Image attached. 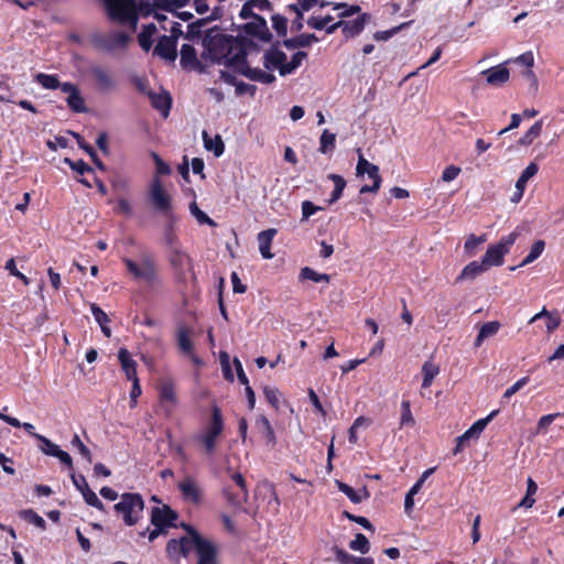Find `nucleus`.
<instances>
[{
	"label": "nucleus",
	"instance_id": "nucleus-1",
	"mask_svg": "<svg viewBox=\"0 0 564 564\" xmlns=\"http://www.w3.org/2000/svg\"><path fill=\"white\" fill-rule=\"evenodd\" d=\"M204 52L203 58L209 59L212 63H224L227 67L232 68L240 51H249L256 47V43L246 36H232L220 32L218 26L209 29L203 37Z\"/></svg>",
	"mask_w": 564,
	"mask_h": 564
},
{
	"label": "nucleus",
	"instance_id": "nucleus-2",
	"mask_svg": "<svg viewBox=\"0 0 564 564\" xmlns=\"http://www.w3.org/2000/svg\"><path fill=\"white\" fill-rule=\"evenodd\" d=\"M121 261L126 267L127 273L134 281L143 282L149 290L154 291L162 285L160 268L152 253H143L139 261L128 257H123Z\"/></svg>",
	"mask_w": 564,
	"mask_h": 564
},
{
	"label": "nucleus",
	"instance_id": "nucleus-3",
	"mask_svg": "<svg viewBox=\"0 0 564 564\" xmlns=\"http://www.w3.org/2000/svg\"><path fill=\"white\" fill-rule=\"evenodd\" d=\"M370 18L371 15L369 13H361L355 20H339L334 24L328 25L329 21L334 20L330 14L324 17L312 15L307 19L306 23L314 30H325L327 34H333L338 29H341L344 37L348 40L358 36L365 30L366 23Z\"/></svg>",
	"mask_w": 564,
	"mask_h": 564
},
{
	"label": "nucleus",
	"instance_id": "nucleus-4",
	"mask_svg": "<svg viewBox=\"0 0 564 564\" xmlns=\"http://www.w3.org/2000/svg\"><path fill=\"white\" fill-rule=\"evenodd\" d=\"M225 430V421L221 409L214 404L210 410V421L208 425L194 440L199 443L207 456H213L216 452L217 443Z\"/></svg>",
	"mask_w": 564,
	"mask_h": 564
},
{
	"label": "nucleus",
	"instance_id": "nucleus-5",
	"mask_svg": "<svg viewBox=\"0 0 564 564\" xmlns=\"http://www.w3.org/2000/svg\"><path fill=\"white\" fill-rule=\"evenodd\" d=\"M144 500L140 494L124 492L120 501L113 506V511L121 517L127 527L135 525L143 517Z\"/></svg>",
	"mask_w": 564,
	"mask_h": 564
},
{
	"label": "nucleus",
	"instance_id": "nucleus-6",
	"mask_svg": "<svg viewBox=\"0 0 564 564\" xmlns=\"http://www.w3.org/2000/svg\"><path fill=\"white\" fill-rule=\"evenodd\" d=\"M167 262L176 282H186L188 274H194L193 259L181 248V246L170 248Z\"/></svg>",
	"mask_w": 564,
	"mask_h": 564
},
{
	"label": "nucleus",
	"instance_id": "nucleus-7",
	"mask_svg": "<svg viewBox=\"0 0 564 564\" xmlns=\"http://www.w3.org/2000/svg\"><path fill=\"white\" fill-rule=\"evenodd\" d=\"M183 528L193 536L194 549L198 556L197 564H219L217 546L212 541L203 538L192 525L183 523Z\"/></svg>",
	"mask_w": 564,
	"mask_h": 564
},
{
	"label": "nucleus",
	"instance_id": "nucleus-8",
	"mask_svg": "<svg viewBox=\"0 0 564 564\" xmlns=\"http://www.w3.org/2000/svg\"><path fill=\"white\" fill-rule=\"evenodd\" d=\"M518 236L519 235L513 231L507 236H503L498 243L490 245L487 248L481 259L487 269L490 267H499L503 263L505 256L509 253Z\"/></svg>",
	"mask_w": 564,
	"mask_h": 564
},
{
	"label": "nucleus",
	"instance_id": "nucleus-9",
	"mask_svg": "<svg viewBox=\"0 0 564 564\" xmlns=\"http://www.w3.org/2000/svg\"><path fill=\"white\" fill-rule=\"evenodd\" d=\"M90 41L93 45L98 50L113 52L118 48H127L131 37L126 32L117 31L110 34H93Z\"/></svg>",
	"mask_w": 564,
	"mask_h": 564
},
{
	"label": "nucleus",
	"instance_id": "nucleus-10",
	"mask_svg": "<svg viewBox=\"0 0 564 564\" xmlns=\"http://www.w3.org/2000/svg\"><path fill=\"white\" fill-rule=\"evenodd\" d=\"M237 65L232 67L234 72L241 74L253 82H260L262 84H272L275 82V76L271 73H267L260 68H252L248 64V51H240V56L236 58Z\"/></svg>",
	"mask_w": 564,
	"mask_h": 564
},
{
	"label": "nucleus",
	"instance_id": "nucleus-11",
	"mask_svg": "<svg viewBox=\"0 0 564 564\" xmlns=\"http://www.w3.org/2000/svg\"><path fill=\"white\" fill-rule=\"evenodd\" d=\"M110 22L119 24L138 8L137 0H100Z\"/></svg>",
	"mask_w": 564,
	"mask_h": 564
},
{
	"label": "nucleus",
	"instance_id": "nucleus-12",
	"mask_svg": "<svg viewBox=\"0 0 564 564\" xmlns=\"http://www.w3.org/2000/svg\"><path fill=\"white\" fill-rule=\"evenodd\" d=\"M149 198L154 208L165 216L172 214V197L163 187L159 176H155L149 188Z\"/></svg>",
	"mask_w": 564,
	"mask_h": 564
},
{
	"label": "nucleus",
	"instance_id": "nucleus-13",
	"mask_svg": "<svg viewBox=\"0 0 564 564\" xmlns=\"http://www.w3.org/2000/svg\"><path fill=\"white\" fill-rule=\"evenodd\" d=\"M230 477L237 485L238 490L234 491L229 486H226L223 489V495L231 506L241 507L242 505L247 503L249 498L246 479L242 474L238 471L232 473Z\"/></svg>",
	"mask_w": 564,
	"mask_h": 564
},
{
	"label": "nucleus",
	"instance_id": "nucleus-14",
	"mask_svg": "<svg viewBox=\"0 0 564 564\" xmlns=\"http://www.w3.org/2000/svg\"><path fill=\"white\" fill-rule=\"evenodd\" d=\"M94 85L99 93L106 94L117 88V80L110 70L100 65H91L88 69Z\"/></svg>",
	"mask_w": 564,
	"mask_h": 564
},
{
	"label": "nucleus",
	"instance_id": "nucleus-15",
	"mask_svg": "<svg viewBox=\"0 0 564 564\" xmlns=\"http://www.w3.org/2000/svg\"><path fill=\"white\" fill-rule=\"evenodd\" d=\"M497 414L498 410L491 411L486 417L477 420L467 431L456 437V446L453 449V454L457 455L460 453L466 441L471 437H478Z\"/></svg>",
	"mask_w": 564,
	"mask_h": 564
},
{
	"label": "nucleus",
	"instance_id": "nucleus-16",
	"mask_svg": "<svg viewBox=\"0 0 564 564\" xmlns=\"http://www.w3.org/2000/svg\"><path fill=\"white\" fill-rule=\"evenodd\" d=\"M177 488L184 501L194 506H199L203 502V489L192 476H186L180 481Z\"/></svg>",
	"mask_w": 564,
	"mask_h": 564
},
{
	"label": "nucleus",
	"instance_id": "nucleus-17",
	"mask_svg": "<svg viewBox=\"0 0 564 564\" xmlns=\"http://www.w3.org/2000/svg\"><path fill=\"white\" fill-rule=\"evenodd\" d=\"M180 66L185 72H205V66L199 61L197 56V51L192 44H183L181 46Z\"/></svg>",
	"mask_w": 564,
	"mask_h": 564
},
{
	"label": "nucleus",
	"instance_id": "nucleus-18",
	"mask_svg": "<svg viewBox=\"0 0 564 564\" xmlns=\"http://www.w3.org/2000/svg\"><path fill=\"white\" fill-rule=\"evenodd\" d=\"M240 30L245 34L257 37L261 42L268 43L272 40V34L263 17H254V20L241 25Z\"/></svg>",
	"mask_w": 564,
	"mask_h": 564
},
{
	"label": "nucleus",
	"instance_id": "nucleus-19",
	"mask_svg": "<svg viewBox=\"0 0 564 564\" xmlns=\"http://www.w3.org/2000/svg\"><path fill=\"white\" fill-rule=\"evenodd\" d=\"M70 477L75 488L82 492L85 502L99 511H105V505L100 501L95 491L90 489L85 476L72 474Z\"/></svg>",
	"mask_w": 564,
	"mask_h": 564
},
{
	"label": "nucleus",
	"instance_id": "nucleus-20",
	"mask_svg": "<svg viewBox=\"0 0 564 564\" xmlns=\"http://www.w3.org/2000/svg\"><path fill=\"white\" fill-rule=\"evenodd\" d=\"M63 93L67 94L66 104L67 107L75 113L87 112V107L84 97L77 85L65 82L63 83Z\"/></svg>",
	"mask_w": 564,
	"mask_h": 564
},
{
	"label": "nucleus",
	"instance_id": "nucleus-21",
	"mask_svg": "<svg viewBox=\"0 0 564 564\" xmlns=\"http://www.w3.org/2000/svg\"><path fill=\"white\" fill-rule=\"evenodd\" d=\"M177 43L173 37L161 35L153 48V55L159 56L166 63H174L177 58Z\"/></svg>",
	"mask_w": 564,
	"mask_h": 564
},
{
	"label": "nucleus",
	"instance_id": "nucleus-22",
	"mask_svg": "<svg viewBox=\"0 0 564 564\" xmlns=\"http://www.w3.org/2000/svg\"><path fill=\"white\" fill-rule=\"evenodd\" d=\"M177 519L178 513L167 505H163L162 507H153L151 509V524H161L167 528H176L175 521Z\"/></svg>",
	"mask_w": 564,
	"mask_h": 564
},
{
	"label": "nucleus",
	"instance_id": "nucleus-23",
	"mask_svg": "<svg viewBox=\"0 0 564 564\" xmlns=\"http://www.w3.org/2000/svg\"><path fill=\"white\" fill-rule=\"evenodd\" d=\"M191 335H192V330L187 326H185V325L180 326L177 329V338H176L177 346H178L180 351L183 355L188 356L193 360L194 364L200 365L202 360L194 351V344L191 339Z\"/></svg>",
	"mask_w": 564,
	"mask_h": 564
},
{
	"label": "nucleus",
	"instance_id": "nucleus-24",
	"mask_svg": "<svg viewBox=\"0 0 564 564\" xmlns=\"http://www.w3.org/2000/svg\"><path fill=\"white\" fill-rule=\"evenodd\" d=\"M118 359L128 380L139 379L137 373V361L132 358L127 348L122 347L119 349Z\"/></svg>",
	"mask_w": 564,
	"mask_h": 564
},
{
	"label": "nucleus",
	"instance_id": "nucleus-25",
	"mask_svg": "<svg viewBox=\"0 0 564 564\" xmlns=\"http://www.w3.org/2000/svg\"><path fill=\"white\" fill-rule=\"evenodd\" d=\"M285 62H286V54L275 46L270 47L264 53L263 66L267 69L278 68L280 70V67H282Z\"/></svg>",
	"mask_w": 564,
	"mask_h": 564
},
{
	"label": "nucleus",
	"instance_id": "nucleus-26",
	"mask_svg": "<svg viewBox=\"0 0 564 564\" xmlns=\"http://www.w3.org/2000/svg\"><path fill=\"white\" fill-rule=\"evenodd\" d=\"M148 97L150 98L151 106L154 109L161 111L164 117L169 115L172 106V97L169 91L156 94L151 90L148 93Z\"/></svg>",
	"mask_w": 564,
	"mask_h": 564
},
{
	"label": "nucleus",
	"instance_id": "nucleus-27",
	"mask_svg": "<svg viewBox=\"0 0 564 564\" xmlns=\"http://www.w3.org/2000/svg\"><path fill=\"white\" fill-rule=\"evenodd\" d=\"M276 232V229L269 228L258 234L259 251L263 259L273 258V254L271 253V245Z\"/></svg>",
	"mask_w": 564,
	"mask_h": 564
},
{
	"label": "nucleus",
	"instance_id": "nucleus-28",
	"mask_svg": "<svg viewBox=\"0 0 564 564\" xmlns=\"http://www.w3.org/2000/svg\"><path fill=\"white\" fill-rule=\"evenodd\" d=\"M486 80L489 85L500 86L505 84L510 76L509 69L503 65L491 67L484 72Z\"/></svg>",
	"mask_w": 564,
	"mask_h": 564
},
{
	"label": "nucleus",
	"instance_id": "nucleus-29",
	"mask_svg": "<svg viewBox=\"0 0 564 564\" xmlns=\"http://www.w3.org/2000/svg\"><path fill=\"white\" fill-rule=\"evenodd\" d=\"M167 221L164 225V241L169 248L181 246L178 236L176 234V216L172 213L166 215Z\"/></svg>",
	"mask_w": 564,
	"mask_h": 564
},
{
	"label": "nucleus",
	"instance_id": "nucleus-30",
	"mask_svg": "<svg viewBox=\"0 0 564 564\" xmlns=\"http://www.w3.org/2000/svg\"><path fill=\"white\" fill-rule=\"evenodd\" d=\"M158 32L156 25L154 23H149L142 25L140 33L138 34V42L140 47L144 52H149L153 46V36Z\"/></svg>",
	"mask_w": 564,
	"mask_h": 564
},
{
	"label": "nucleus",
	"instance_id": "nucleus-31",
	"mask_svg": "<svg viewBox=\"0 0 564 564\" xmlns=\"http://www.w3.org/2000/svg\"><path fill=\"white\" fill-rule=\"evenodd\" d=\"M314 42H318V37L314 33H302L295 37L284 40L283 45L289 50H293L307 47Z\"/></svg>",
	"mask_w": 564,
	"mask_h": 564
},
{
	"label": "nucleus",
	"instance_id": "nucleus-32",
	"mask_svg": "<svg viewBox=\"0 0 564 564\" xmlns=\"http://www.w3.org/2000/svg\"><path fill=\"white\" fill-rule=\"evenodd\" d=\"M486 270L488 269L482 261H471L462 270L459 275L456 278V282H460L463 280H474Z\"/></svg>",
	"mask_w": 564,
	"mask_h": 564
},
{
	"label": "nucleus",
	"instance_id": "nucleus-33",
	"mask_svg": "<svg viewBox=\"0 0 564 564\" xmlns=\"http://www.w3.org/2000/svg\"><path fill=\"white\" fill-rule=\"evenodd\" d=\"M216 20V17H207L203 19H198L195 22H192L187 25V31L184 34V39L188 41H195L200 39L202 28L205 26L208 22Z\"/></svg>",
	"mask_w": 564,
	"mask_h": 564
},
{
	"label": "nucleus",
	"instance_id": "nucleus-34",
	"mask_svg": "<svg viewBox=\"0 0 564 564\" xmlns=\"http://www.w3.org/2000/svg\"><path fill=\"white\" fill-rule=\"evenodd\" d=\"M204 147L208 151H213L215 156L219 158L225 151V144L219 134H216L213 139L207 131H203Z\"/></svg>",
	"mask_w": 564,
	"mask_h": 564
},
{
	"label": "nucleus",
	"instance_id": "nucleus-35",
	"mask_svg": "<svg viewBox=\"0 0 564 564\" xmlns=\"http://www.w3.org/2000/svg\"><path fill=\"white\" fill-rule=\"evenodd\" d=\"M421 371L423 375L422 388L427 389L432 386L434 378L440 373V366L432 360H426L422 365Z\"/></svg>",
	"mask_w": 564,
	"mask_h": 564
},
{
	"label": "nucleus",
	"instance_id": "nucleus-36",
	"mask_svg": "<svg viewBox=\"0 0 564 564\" xmlns=\"http://www.w3.org/2000/svg\"><path fill=\"white\" fill-rule=\"evenodd\" d=\"M34 80L45 89L63 90V83L59 82L56 74L37 73Z\"/></svg>",
	"mask_w": 564,
	"mask_h": 564
},
{
	"label": "nucleus",
	"instance_id": "nucleus-37",
	"mask_svg": "<svg viewBox=\"0 0 564 564\" xmlns=\"http://www.w3.org/2000/svg\"><path fill=\"white\" fill-rule=\"evenodd\" d=\"M327 178L333 181V183H334V189L328 199V204L332 205V204L336 203L338 199H340L347 183H346V180L341 175L335 174V173L328 174Z\"/></svg>",
	"mask_w": 564,
	"mask_h": 564
},
{
	"label": "nucleus",
	"instance_id": "nucleus-38",
	"mask_svg": "<svg viewBox=\"0 0 564 564\" xmlns=\"http://www.w3.org/2000/svg\"><path fill=\"white\" fill-rule=\"evenodd\" d=\"M499 329H500V323L498 321H491V322H487V323L482 324V326L480 327V330L476 337L475 347H480L482 341L486 338L496 335Z\"/></svg>",
	"mask_w": 564,
	"mask_h": 564
},
{
	"label": "nucleus",
	"instance_id": "nucleus-39",
	"mask_svg": "<svg viewBox=\"0 0 564 564\" xmlns=\"http://www.w3.org/2000/svg\"><path fill=\"white\" fill-rule=\"evenodd\" d=\"M543 129V120L535 121L531 128L519 139L518 144L521 147H529L533 141L540 137Z\"/></svg>",
	"mask_w": 564,
	"mask_h": 564
},
{
	"label": "nucleus",
	"instance_id": "nucleus-40",
	"mask_svg": "<svg viewBox=\"0 0 564 564\" xmlns=\"http://www.w3.org/2000/svg\"><path fill=\"white\" fill-rule=\"evenodd\" d=\"M307 57V53L304 51H299L294 53L289 63H284L282 67H280V75L285 76L292 74L297 67L301 66L302 62Z\"/></svg>",
	"mask_w": 564,
	"mask_h": 564
},
{
	"label": "nucleus",
	"instance_id": "nucleus-41",
	"mask_svg": "<svg viewBox=\"0 0 564 564\" xmlns=\"http://www.w3.org/2000/svg\"><path fill=\"white\" fill-rule=\"evenodd\" d=\"M369 178L372 180V185H362L359 189L360 194L377 193L380 189L382 178L379 174V167H371L367 173Z\"/></svg>",
	"mask_w": 564,
	"mask_h": 564
},
{
	"label": "nucleus",
	"instance_id": "nucleus-42",
	"mask_svg": "<svg viewBox=\"0 0 564 564\" xmlns=\"http://www.w3.org/2000/svg\"><path fill=\"white\" fill-rule=\"evenodd\" d=\"M257 426L263 431V437L267 444L275 445V433L267 416L260 415L256 422Z\"/></svg>",
	"mask_w": 564,
	"mask_h": 564
},
{
	"label": "nucleus",
	"instance_id": "nucleus-43",
	"mask_svg": "<svg viewBox=\"0 0 564 564\" xmlns=\"http://www.w3.org/2000/svg\"><path fill=\"white\" fill-rule=\"evenodd\" d=\"M299 278L300 280H311L315 283L325 282L328 284L330 282V275L326 273H318L310 267L302 268Z\"/></svg>",
	"mask_w": 564,
	"mask_h": 564
},
{
	"label": "nucleus",
	"instance_id": "nucleus-44",
	"mask_svg": "<svg viewBox=\"0 0 564 564\" xmlns=\"http://www.w3.org/2000/svg\"><path fill=\"white\" fill-rule=\"evenodd\" d=\"M335 147L336 134L332 133L328 129H325L319 138V152L324 154L333 152Z\"/></svg>",
	"mask_w": 564,
	"mask_h": 564
},
{
	"label": "nucleus",
	"instance_id": "nucleus-45",
	"mask_svg": "<svg viewBox=\"0 0 564 564\" xmlns=\"http://www.w3.org/2000/svg\"><path fill=\"white\" fill-rule=\"evenodd\" d=\"M415 420L411 411V402L409 400H402L401 402V416L400 427H413Z\"/></svg>",
	"mask_w": 564,
	"mask_h": 564
},
{
	"label": "nucleus",
	"instance_id": "nucleus-46",
	"mask_svg": "<svg viewBox=\"0 0 564 564\" xmlns=\"http://www.w3.org/2000/svg\"><path fill=\"white\" fill-rule=\"evenodd\" d=\"M19 516L21 519L25 520L26 522L34 524L35 527L40 528L41 530L46 529V522L45 520L39 516L33 509H24L19 512Z\"/></svg>",
	"mask_w": 564,
	"mask_h": 564
},
{
	"label": "nucleus",
	"instance_id": "nucleus-47",
	"mask_svg": "<svg viewBox=\"0 0 564 564\" xmlns=\"http://www.w3.org/2000/svg\"><path fill=\"white\" fill-rule=\"evenodd\" d=\"M189 212L196 218L199 225H208L210 227L217 226V223L214 219H212L206 213L199 209L196 202H192L189 204Z\"/></svg>",
	"mask_w": 564,
	"mask_h": 564
},
{
	"label": "nucleus",
	"instance_id": "nucleus-48",
	"mask_svg": "<svg viewBox=\"0 0 564 564\" xmlns=\"http://www.w3.org/2000/svg\"><path fill=\"white\" fill-rule=\"evenodd\" d=\"M544 248H545L544 240H541V239L536 240L532 245L528 256L522 260V262L519 264V267H524V265L532 263L534 260H536L542 254Z\"/></svg>",
	"mask_w": 564,
	"mask_h": 564
},
{
	"label": "nucleus",
	"instance_id": "nucleus-49",
	"mask_svg": "<svg viewBox=\"0 0 564 564\" xmlns=\"http://www.w3.org/2000/svg\"><path fill=\"white\" fill-rule=\"evenodd\" d=\"M152 7L167 12H175L176 8L185 7V2L184 0H152Z\"/></svg>",
	"mask_w": 564,
	"mask_h": 564
},
{
	"label": "nucleus",
	"instance_id": "nucleus-50",
	"mask_svg": "<svg viewBox=\"0 0 564 564\" xmlns=\"http://www.w3.org/2000/svg\"><path fill=\"white\" fill-rule=\"evenodd\" d=\"M334 10H341L338 13V18L340 20H344L346 18H349L354 14H357L361 11V8L357 4H348L346 2H337V4H334Z\"/></svg>",
	"mask_w": 564,
	"mask_h": 564
},
{
	"label": "nucleus",
	"instance_id": "nucleus-51",
	"mask_svg": "<svg viewBox=\"0 0 564 564\" xmlns=\"http://www.w3.org/2000/svg\"><path fill=\"white\" fill-rule=\"evenodd\" d=\"M349 547L354 551H359L362 554H366L370 550V543L365 534L357 533L355 539L350 541Z\"/></svg>",
	"mask_w": 564,
	"mask_h": 564
},
{
	"label": "nucleus",
	"instance_id": "nucleus-52",
	"mask_svg": "<svg viewBox=\"0 0 564 564\" xmlns=\"http://www.w3.org/2000/svg\"><path fill=\"white\" fill-rule=\"evenodd\" d=\"M159 394L161 401H166L171 403H175L176 397H175V388L172 382H164L160 386Z\"/></svg>",
	"mask_w": 564,
	"mask_h": 564
},
{
	"label": "nucleus",
	"instance_id": "nucleus-53",
	"mask_svg": "<svg viewBox=\"0 0 564 564\" xmlns=\"http://www.w3.org/2000/svg\"><path fill=\"white\" fill-rule=\"evenodd\" d=\"M36 440L40 442V449L47 456H54L59 449V446L54 444L44 435H36Z\"/></svg>",
	"mask_w": 564,
	"mask_h": 564
},
{
	"label": "nucleus",
	"instance_id": "nucleus-54",
	"mask_svg": "<svg viewBox=\"0 0 564 564\" xmlns=\"http://www.w3.org/2000/svg\"><path fill=\"white\" fill-rule=\"evenodd\" d=\"M272 28L279 36H285L288 32V19L279 13L271 17Z\"/></svg>",
	"mask_w": 564,
	"mask_h": 564
},
{
	"label": "nucleus",
	"instance_id": "nucleus-55",
	"mask_svg": "<svg viewBox=\"0 0 564 564\" xmlns=\"http://www.w3.org/2000/svg\"><path fill=\"white\" fill-rule=\"evenodd\" d=\"M561 415V413H552L541 416L536 424V434H545L550 425Z\"/></svg>",
	"mask_w": 564,
	"mask_h": 564
},
{
	"label": "nucleus",
	"instance_id": "nucleus-56",
	"mask_svg": "<svg viewBox=\"0 0 564 564\" xmlns=\"http://www.w3.org/2000/svg\"><path fill=\"white\" fill-rule=\"evenodd\" d=\"M70 443L74 447L78 449V453L82 455L84 459H86L89 464L93 462V455L90 449L82 442L80 437L77 434H74Z\"/></svg>",
	"mask_w": 564,
	"mask_h": 564
},
{
	"label": "nucleus",
	"instance_id": "nucleus-57",
	"mask_svg": "<svg viewBox=\"0 0 564 564\" xmlns=\"http://www.w3.org/2000/svg\"><path fill=\"white\" fill-rule=\"evenodd\" d=\"M165 551L170 560H178L182 556V543L180 540L171 539L166 544Z\"/></svg>",
	"mask_w": 564,
	"mask_h": 564
},
{
	"label": "nucleus",
	"instance_id": "nucleus-58",
	"mask_svg": "<svg viewBox=\"0 0 564 564\" xmlns=\"http://www.w3.org/2000/svg\"><path fill=\"white\" fill-rule=\"evenodd\" d=\"M65 163L68 164L73 171L80 175H84L85 173H94V169L84 160L72 161L70 159L66 158Z\"/></svg>",
	"mask_w": 564,
	"mask_h": 564
},
{
	"label": "nucleus",
	"instance_id": "nucleus-59",
	"mask_svg": "<svg viewBox=\"0 0 564 564\" xmlns=\"http://www.w3.org/2000/svg\"><path fill=\"white\" fill-rule=\"evenodd\" d=\"M337 487L343 494H345L349 498V500L352 503L361 502V500H362L361 496L351 486H349L343 481H337Z\"/></svg>",
	"mask_w": 564,
	"mask_h": 564
},
{
	"label": "nucleus",
	"instance_id": "nucleus-60",
	"mask_svg": "<svg viewBox=\"0 0 564 564\" xmlns=\"http://www.w3.org/2000/svg\"><path fill=\"white\" fill-rule=\"evenodd\" d=\"M344 517L347 518L348 520L361 525L364 529L368 530V531H371V532H375V527L372 525V523L365 517L362 516H356V514H352L348 511H344Z\"/></svg>",
	"mask_w": 564,
	"mask_h": 564
},
{
	"label": "nucleus",
	"instance_id": "nucleus-61",
	"mask_svg": "<svg viewBox=\"0 0 564 564\" xmlns=\"http://www.w3.org/2000/svg\"><path fill=\"white\" fill-rule=\"evenodd\" d=\"M263 394L267 399V401L274 408L275 410L279 409V390L274 387H264Z\"/></svg>",
	"mask_w": 564,
	"mask_h": 564
},
{
	"label": "nucleus",
	"instance_id": "nucleus-62",
	"mask_svg": "<svg viewBox=\"0 0 564 564\" xmlns=\"http://www.w3.org/2000/svg\"><path fill=\"white\" fill-rule=\"evenodd\" d=\"M323 207L316 206L311 200L302 202V221L307 220L311 216H313L318 210H322Z\"/></svg>",
	"mask_w": 564,
	"mask_h": 564
},
{
	"label": "nucleus",
	"instance_id": "nucleus-63",
	"mask_svg": "<svg viewBox=\"0 0 564 564\" xmlns=\"http://www.w3.org/2000/svg\"><path fill=\"white\" fill-rule=\"evenodd\" d=\"M139 10L138 8L133 10L128 17H126L119 25L128 26L131 32H135L139 22Z\"/></svg>",
	"mask_w": 564,
	"mask_h": 564
},
{
	"label": "nucleus",
	"instance_id": "nucleus-64",
	"mask_svg": "<svg viewBox=\"0 0 564 564\" xmlns=\"http://www.w3.org/2000/svg\"><path fill=\"white\" fill-rule=\"evenodd\" d=\"M336 561L340 564H352L355 556L338 546L334 547Z\"/></svg>",
	"mask_w": 564,
	"mask_h": 564
}]
</instances>
